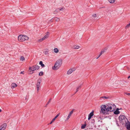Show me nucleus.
Segmentation results:
<instances>
[{"mask_svg":"<svg viewBox=\"0 0 130 130\" xmlns=\"http://www.w3.org/2000/svg\"><path fill=\"white\" fill-rule=\"evenodd\" d=\"M93 115V112H91L88 115V120H90L91 118L92 117Z\"/></svg>","mask_w":130,"mask_h":130,"instance_id":"f8f14e48","label":"nucleus"},{"mask_svg":"<svg viewBox=\"0 0 130 130\" xmlns=\"http://www.w3.org/2000/svg\"><path fill=\"white\" fill-rule=\"evenodd\" d=\"M44 53L45 55H46L48 54V51H45L44 52Z\"/></svg>","mask_w":130,"mask_h":130,"instance_id":"473e14b6","label":"nucleus"},{"mask_svg":"<svg viewBox=\"0 0 130 130\" xmlns=\"http://www.w3.org/2000/svg\"><path fill=\"white\" fill-rule=\"evenodd\" d=\"M101 110L100 112L101 113L103 114H107L108 112V109L107 108L106 105H102L100 107Z\"/></svg>","mask_w":130,"mask_h":130,"instance_id":"f257e3e1","label":"nucleus"},{"mask_svg":"<svg viewBox=\"0 0 130 130\" xmlns=\"http://www.w3.org/2000/svg\"><path fill=\"white\" fill-rule=\"evenodd\" d=\"M99 56L98 57H97L96 58V59H98V58H99Z\"/></svg>","mask_w":130,"mask_h":130,"instance_id":"79ce46f5","label":"nucleus"},{"mask_svg":"<svg viewBox=\"0 0 130 130\" xmlns=\"http://www.w3.org/2000/svg\"><path fill=\"white\" fill-rule=\"evenodd\" d=\"M62 60L61 59H58L56 62V63L58 64V66H61L62 63Z\"/></svg>","mask_w":130,"mask_h":130,"instance_id":"9d476101","label":"nucleus"},{"mask_svg":"<svg viewBox=\"0 0 130 130\" xmlns=\"http://www.w3.org/2000/svg\"><path fill=\"white\" fill-rule=\"evenodd\" d=\"M79 46H76L75 45L73 46V48L75 49H77L79 48Z\"/></svg>","mask_w":130,"mask_h":130,"instance_id":"b1692460","label":"nucleus"},{"mask_svg":"<svg viewBox=\"0 0 130 130\" xmlns=\"http://www.w3.org/2000/svg\"><path fill=\"white\" fill-rule=\"evenodd\" d=\"M104 53V52H103V51H101V52L100 53L102 54Z\"/></svg>","mask_w":130,"mask_h":130,"instance_id":"c9c22d12","label":"nucleus"},{"mask_svg":"<svg viewBox=\"0 0 130 130\" xmlns=\"http://www.w3.org/2000/svg\"><path fill=\"white\" fill-rule=\"evenodd\" d=\"M108 1L110 3H113L115 2V0H108Z\"/></svg>","mask_w":130,"mask_h":130,"instance_id":"c85d7f7f","label":"nucleus"},{"mask_svg":"<svg viewBox=\"0 0 130 130\" xmlns=\"http://www.w3.org/2000/svg\"><path fill=\"white\" fill-rule=\"evenodd\" d=\"M106 50H107V48H104V49L102 50V51H103V52L104 53L105 52H106Z\"/></svg>","mask_w":130,"mask_h":130,"instance_id":"2f4dec72","label":"nucleus"},{"mask_svg":"<svg viewBox=\"0 0 130 130\" xmlns=\"http://www.w3.org/2000/svg\"><path fill=\"white\" fill-rule=\"evenodd\" d=\"M130 78V76H129L128 77V78L129 79Z\"/></svg>","mask_w":130,"mask_h":130,"instance_id":"ea45409f","label":"nucleus"},{"mask_svg":"<svg viewBox=\"0 0 130 130\" xmlns=\"http://www.w3.org/2000/svg\"><path fill=\"white\" fill-rule=\"evenodd\" d=\"M86 126V124L85 123L84 124L82 125L81 127V128L82 129H84L85 128Z\"/></svg>","mask_w":130,"mask_h":130,"instance_id":"4be33fe9","label":"nucleus"},{"mask_svg":"<svg viewBox=\"0 0 130 130\" xmlns=\"http://www.w3.org/2000/svg\"><path fill=\"white\" fill-rule=\"evenodd\" d=\"M20 60L22 61H23L25 60L24 57L23 56H21L20 58Z\"/></svg>","mask_w":130,"mask_h":130,"instance_id":"cd10ccee","label":"nucleus"},{"mask_svg":"<svg viewBox=\"0 0 130 130\" xmlns=\"http://www.w3.org/2000/svg\"><path fill=\"white\" fill-rule=\"evenodd\" d=\"M126 128L127 129L130 130V123L127 125Z\"/></svg>","mask_w":130,"mask_h":130,"instance_id":"a878e982","label":"nucleus"},{"mask_svg":"<svg viewBox=\"0 0 130 130\" xmlns=\"http://www.w3.org/2000/svg\"><path fill=\"white\" fill-rule=\"evenodd\" d=\"M130 26V23L129 24H128L127 25L125 26V28L126 29H127Z\"/></svg>","mask_w":130,"mask_h":130,"instance_id":"c756f323","label":"nucleus"},{"mask_svg":"<svg viewBox=\"0 0 130 130\" xmlns=\"http://www.w3.org/2000/svg\"><path fill=\"white\" fill-rule=\"evenodd\" d=\"M102 55V54L100 53L99 56V57Z\"/></svg>","mask_w":130,"mask_h":130,"instance_id":"4c0bfd02","label":"nucleus"},{"mask_svg":"<svg viewBox=\"0 0 130 130\" xmlns=\"http://www.w3.org/2000/svg\"><path fill=\"white\" fill-rule=\"evenodd\" d=\"M28 39V37L27 36L23 35H20L18 37V40L20 42L23 41Z\"/></svg>","mask_w":130,"mask_h":130,"instance_id":"f03ea898","label":"nucleus"},{"mask_svg":"<svg viewBox=\"0 0 130 130\" xmlns=\"http://www.w3.org/2000/svg\"><path fill=\"white\" fill-rule=\"evenodd\" d=\"M107 107L108 109V112L110 111L111 112L114 109V108L116 107V106L114 104H113L112 105H111V106H109L108 105H107Z\"/></svg>","mask_w":130,"mask_h":130,"instance_id":"39448f33","label":"nucleus"},{"mask_svg":"<svg viewBox=\"0 0 130 130\" xmlns=\"http://www.w3.org/2000/svg\"><path fill=\"white\" fill-rule=\"evenodd\" d=\"M17 85L16 84L14 83H12L11 85V88L13 89L17 87Z\"/></svg>","mask_w":130,"mask_h":130,"instance_id":"2eb2a0df","label":"nucleus"},{"mask_svg":"<svg viewBox=\"0 0 130 130\" xmlns=\"http://www.w3.org/2000/svg\"><path fill=\"white\" fill-rule=\"evenodd\" d=\"M20 73L21 74H23V72H21Z\"/></svg>","mask_w":130,"mask_h":130,"instance_id":"58836bf2","label":"nucleus"},{"mask_svg":"<svg viewBox=\"0 0 130 130\" xmlns=\"http://www.w3.org/2000/svg\"><path fill=\"white\" fill-rule=\"evenodd\" d=\"M52 19L55 20L56 21H59L60 20V19L59 18L56 17L54 18H52L50 21L51 22H52Z\"/></svg>","mask_w":130,"mask_h":130,"instance_id":"f3484780","label":"nucleus"},{"mask_svg":"<svg viewBox=\"0 0 130 130\" xmlns=\"http://www.w3.org/2000/svg\"><path fill=\"white\" fill-rule=\"evenodd\" d=\"M58 64L57 63H56V62L55 63L54 66V67H52V68L53 70H56L58 69L61 66H58Z\"/></svg>","mask_w":130,"mask_h":130,"instance_id":"1a4fd4ad","label":"nucleus"},{"mask_svg":"<svg viewBox=\"0 0 130 130\" xmlns=\"http://www.w3.org/2000/svg\"><path fill=\"white\" fill-rule=\"evenodd\" d=\"M63 9L62 8L61 9H57L54 12V14H55L57 12H59L62 9Z\"/></svg>","mask_w":130,"mask_h":130,"instance_id":"a211bd4d","label":"nucleus"},{"mask_svg":"<svg viewBox=\"0 0 130 130\" xmlns=\"http://www.w3.org/2000/svg\"><path fill=\"white\" fill-rule=\"evenodd\" d=\"M2 111V110L1 109H0V112Z\"/></svg>","mask_w":130,"mask_h":130,"instance_id":"a19ab883","label":"nucleus"},{"mask_svg":"<svg viewBox=\"0 0 130 130\" xmlns=\"http://www.w3.org/2000/svg\"><path fill=\"white\" fill-rule=\"evenodd\" d=\"M92 123H94L95 121L94 119H92Z\"/></svg>","mask_w":130,"mask_h":130,"instance_id":"f704fd0d","label":"nucleus"},{"mask_svg":"<svg viewBox=\"0 0 130 130\" xmlns=\"http://www.w3.org/2000/svg\"><path fill=\"white\" fill-rule=\"evenodd\" d=\"M119 109L118 108H117L116 110L114 112V113L115 114V115H117L120 113V111H119Z\"/></svg>","mask_w":130,"mask_h":130,"instance_id":"dca6fc26","label":"nucleus"},{"mask_svg":"<svg viewBox=\"0 0 130 130\" xmlns=\"http://www.w3.org/2000/svg\"><path fill=\"white\" fill-rule=\"evenodd\" d=\"M43 75V72H41L39 73V76H42Z\"/></svg>","mask_w":130,"mask_h":130,"instance_id":"bb28decb","label":"nucleus"},{"mask_svg":"<svg viewBox=\"0 0 130 130\" xmlns=\"http://www.w3.org/2000/svg\"><path fill=\"white\" fill-rule=\"evenodd\" d=\"M75 70V69L74 68L70 69L67 71V74H70Z\"/></svg>","mask_w":130,"mask_h":130,"instance_id":"9b49d317","label":"nucleus"},{"mask_svg":"<svg viewBox=\"0 0 130 130\" xmlns=\"http://www.w3.org/2000/svg\"><path fill=\"white\" fill-rule=\"evenodd\" d=\"M39 66L37 65L33 66L29 68V69L30 70V72L32 71V73L31 74H32L34 73V71L35 70H37L39 69Z\"/></svg>","mask_w":130,"mask_h":130,"instance_id":"7ed1b4c3","label":"nucleus"},{"mask_svg":"<svg viewBox=\"0 0 130 130\" xmlns=\"http://www.w3.org/2000/svg\"><path fill=\"white\" fill-rule=\"evenodd\" d=\"M81 85H80L77 87L76 91L75 93V94L81 88Z\"/></svg>","mask_w":130,"mask_h":130,"instance_id":"6ab92c4d","label":"nucleus"},{"mask_svg":"<svg viewBox=\"0 0 130 130\" xmlns=\"http://www.w3.org/2000/svg\"><path fill=\"white\" fill-rule=\"evenodd\" d=\"M7 125L6 123H4L0 126V130H5L6 127Z\"/></svg>","mask_w":130,"mask_h":130,"instance_id":"6e6552de","label":"nucleus"},{"mask_svg":"<svg viewBox=\"0 0 130 130\" xmlns=\"http://www.w3.org/2000/svg\"><path fill=\"white\" fill-rule=\"evenodd\" d=\"M39 64L42 67H45L43 63V62L42 61H40Z\"/></svg>","mask_w":130,"mask_h":130,"instance_id":"412c9836","label":"nucleus"},{"mask_svg":"<svg viewBox=\"0 0 130 130\" xmlns=\"http://www.w3.org/2000/svg\"><path fill=\"white\" fill-rule=\"evenodd\" d=\"M41 79H38V83L36 84L37 89V91L38 92L39 90L40 87V83L41 82Z\"/></svg>","mask_w":130,"mask_h":130,"instance_id":"0eeeda50","label":"nucleus"},{"mask_svg":"<svg viewBox=\"0 0 130 130\" xmlns=\"http://www.w3.org/2000/svg\"><path fill=\"white\" fill-rule=\"evenodd\" d=\"M119 120L123 123H124L126 122V120H127L126 117L123 115H120L119 117Z\"/></svg>","mask_w":130,"mask_h":130,"instance_id":"20e7f679","label":"nucleus"},{"mask_svg":"<svg viewBox=\"0 0 130 130\" xmlns=\"http://www.w3.org/2000/svg\"><path fill=\"white\" fill-rule=\"evenodd\" d=\"M101 98H104L105 99H110V98L109 96H103L100 98V99H101Z\"/></svg>","mask_w":130,"mask_h":130,"instance_id":"aec40b11","label":"nucleus"},{"mask_svg":"<svg viewBox=\"0 0 130 130\" xmlns=\"http://www.w3.org/2000/svg\"><path fill=\"white\" fill-rule=\"evenodd\" d=\"M116 124H117V125H118L119 126V124H118V121L117 120H116Z\"/></svg>","mask_w":130,"mask_h":130,"instance_id":"e433bc0d","label":"nucleus"},{"mask_svg":"<svg viewBox=\"0 0 130 130\" xmlns=\"http://www.w3.org/2000/svg\"><path fill=\"white\" fill-rule=\"evenodd\" d=\"M52 99L51 98L48 101V102H47L46 104V105L45 106V107H47V105L49 104L50 102L51 101V100Z\"/></svg>","mask_w":130,"mask_h":130,"instance_id":"393cba45","label":"nucleus"},{"mask_svg":"<svg viewBox=\"0 0 130 130\" xmlns=\"http://www.w3.org/2000/svg\"><path fill=\"white\" fill-rule=\"evenodd\" d=\"M54 52L56 53H58L59 52V50L57 48H55L54 50Z\"/></svg>","mask_w":130,"mask_h":130,"instance_id":"5701e85b","label":"nucleus"},{"mask_svg":"<svg viewBox=\"0 0 130 130\" xmlns=\"http://www.w3.org/2000/svg\"><path fill=\"white\" fill-rule=\"evenodd\" d=\"M125 94L127 95H130V93H126Z\"/></svg>","mask_w":130,"mask_h":130,"instance_id":"72a5a7b5","label":"nucleus"},{"mask_svg":"<svg viewBox=\"0 0 130 130\" xmlns=\"http://www.w3.org/2000/svg\"><path fill=\"white\" fill-rule=\"evenodd\" d=\"M49 35V33L48 32H47L46 33V35L41 39L38 40V41L41 42L42 41L45 40V39H47Z\"/></svg>","mask_w":130,"mask_h":130,"instance_id":"423d86ee","label":"nucleus"},{"mask_svg":"<svg viewBox=\"0 0 130 130\" xmlns=\"http://www.w3.org/2000/svg\"><path fill=\"white\" fill-rule=\"evenodd\" d=\"M60 114V113H58L56 116L52 120V121L51 122L50 124H51L59 116Z\"/></svg>","mask_w":130,"mask_h":130,"instance_id":"ddd939ff","label":"nucleus"},{"mask_svg":"<svg viewBox=\"0 0 130 130\" xmlns=\"http://www.w3.org/2000/svg\"><path fill=\"white\" fill-rule=\"evenodd\" d=\"M92 16L94 18L96 17H97L96 14H93L92 15Z\"/></svg>","mask_w":130,"mask_h":130,"instance_id":"7c9ffc66","label":"nucleus"},{"mask_svg":"<svg viewBox=\"0 0 130 130\" xmlns=\"http://www.w3.org/2000/svg\"><path fill=\"white\" fill-rule=\"evenodd\" d=\"M73 110H72L69 113V114L68 116L67 117V118L66 120H68L70 118V117L71 115L72 114V113H73Z\"/></svg>","mask_w":130,"mask_h":130,"instance_id":"4468645a","label":"nucleus"}]
</instances>
